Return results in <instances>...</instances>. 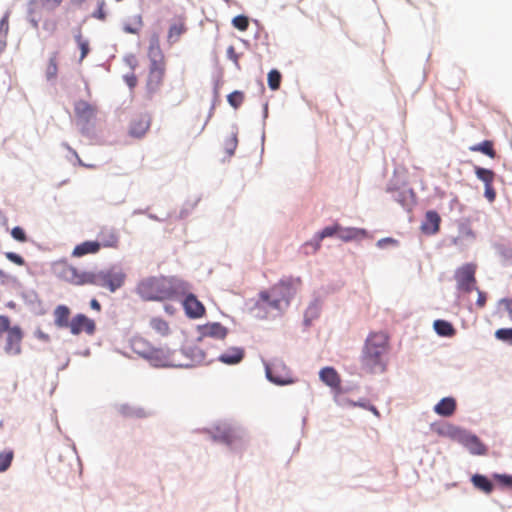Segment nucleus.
<instances>
[{
  "label": "nucleus",
  "instance_id": "6",
  "mask_svg": "<svg viewBox=\"0 0 512 512\" xmlns=\"http://www.w3.org/2000/svg\"><path fill=\"white\" fill-rule=\"evenodd\" d=\"M63 0H30L27 5V14L30 24L37 29L47 12L54 11Z\"/></svg>",
  "mask_w": 512,
  "mask_h": 512
},
{
  "label": "nucleus",
  "instance_id": "42",
  "mask_svg": "<svg viewBox=\"0 0 512 512\" xmlns=\"http://www.w3.org/2000/svg\"><path fill=\"white\" fill-rule=\"evenodd\" d=\"M228 103L235 109L239 108L244 101V94L241 91H234L227 96Z\"/></svg>",
  "mask_w": 512,
  "mask_h": 512
},
{
  "label": "nucleus",
  "instance_id": "34",
  "mask_svg": "<svg viewBox=\"0 0 512 512\" xmlns=\"http://www.w3.org/2000/svg\"><path fill=\"white\" fill-rule=\"evenodd\" d=\"M9 33V12L0 20V52L4 51L7 45V37Z\"/></svg>",
  "mask_w": 512,
  "mask_h": 512
},
{
  "label": "nucleus",
  "instance_id": "20",
  "mask_svg": "<svg viewBox=\"0 0 512 512\" xmlns=\"http://www.w3.org/2000/svg\"><path fill=\"white\" fill-rule=\"evenodd\" d=\"M456 407V400L453 397H445L434 406V412L439 416L450 417L455 413Z\"/></svg>",
  "mask_w": 512,
  "mask_h": 512
},
{
  "label": "nucleus",
  "instance_id": "2",
  "mask_svg": "<svg viewBox=\"0 0 512 512\" xmlns=\"http://www.w3.org/2000/svg\"><path fill=\"white\" fill-rule=\"evenodd\" d=\"M388 343V336L383 332H374L368 336L361 356V367L366 373L374 374L385 371Z\"/></svg>",
  "mask_w": 512,
  "mask_h": 512
},
{
  "label": "nucleus",
  "instance_id": "8",
  "mask_svg": "<svg viewBox=\"0 0 512 512\" xmlns=\"http://www.w3.org/2000/svg\"><path fill=\"white\" fill-rule=\"evenodd\" d=\"M476 266L471 263H467L459 267L455 272V280L457 288L465 293H470L476 289Z\"/></svg>",
  "mask_w": 512,
  "mask_h": 512
},
{
  "label": "nucleus",
  "instance_id": "4",
  "mask_svg": "<svg viewBox=\"0 0 512 512\" xmlns=\"http://www.w3.org/2000/svg\"><path fill=\"white\" fill-rule=\"evenodd\" d=\"M132 351L139 356L148 359L155 366H167L168 357L162 349L154 348L146 339L141 336H134L130 340Z\"/></svg>",
  "mask_w": 512,
  "mask_h": 512
},
{
  "label": "nucleus",
  "instance_id": "21",
  "mask_svg": "<svg viewBox=\"0 0 512 512\" xmlns=\"http://www.w3.org/2000/svg\"><path fill=\"white\" fill-rule=\"evenodd\" d=\"M320 379L329 387L339 389L341 386V378L333 367H324L319 373Z\"/></svg>",
  "mask_w": 512,
  "mask_h": 512
},
{
  "label": "nucleus",
  "instance_id": "46",
  "mask_svg": "<svg viewBox=\"0 0 512 512\" xmlns=\"http://www.w3.org/2000/svg\"><path fill=\"white\" fill-rule=\"evenodd\" d=\"M11 236L13 237L14 240L21 242V243H25L28 240L26 232L24 231L23 228H21L19 226H16L11 230Z\"/></svg>",
  "mask_w": 512,
  "mask_h": 512
},
{
  "label": "nucleus",
  "instance_id": "55",
  "mask_svg": "<svg viewBox=\"0 0 512 512\" xmlns=\"http://www.w3.org/2000/svg\"><path fill=\"white\" fill-rule=\"evenodd\" d=\"M475 290H477V293H478V298H477L476 304L478 307L482 308L486 304V293L478 290L477 288Z\"/></svg>",
  "mask_w": 512,
  "mask_h": 512
},
{
  "label": "nucleus",
  "instance_id": "61",
  "mask_svg": "<svg viewBox=\"0 0 512 512\" xmlns=\"http://www.w3.org/2000/svg\"><path fill=\"white\" fill-rule=\"evenodd\" d=\"M368 410H370L372 413H374L377 417H379V416H380V414H379V412H378V410L376 409V407H375V406H373V405H369V406H368Z\"/></svg>",
  "mask_w": 512,
  "mask_h": 512
},
{
  "label": "nucleus",
  "instance_id": "31",
  "mask_svg": "<svg viewBox=\"0 0 512 512\" xmlns=\"http://www.w3.org/2000/svg\"><path fill=\"white\" fill-rule=\"evenodd\" d=\"M433 326L436 333L443 337H452L456 333V330L453 327V325L445 320H436L434 321Z\"/></svg>",
  "mask_w": 512,
  "mask_h": 512
},
{
  "label": "nucleus",
  "instance_id": "27",
  "mask_svg": "<svg viewBox=\"0 0 512 512\" xmlns=\"http://www.w3.org/2000/svg\"><path fill=\"white\" fill-rule=\"evenodd\" d=\"M471 482L477 490H479L485 494L492 493V491L494 489V485L491 482V480H489L486 476L481 475V474H474L471 477Z\"/></svg>",
  "mask_w": 512,
  "mask_h": 512
},
{
  "label": "nucleus",
  "instance_id": "40",
  "mask_svg": "<svg viewBox=\"0 0 512 512\" xmlns=\"http://www.w3.org/2000/svg\"><path fill=\"white\" fill-rule=\"evenodd\" d=\"M58 72L57 56L56 53L50 57L48 65L46 67V77L48 80L54 79Z\"/></svg>",
  "mask_w": 512,
  "mask_h": 512
},
{
  "label": "nucleus",
  "instance_id": "23",
  "mask_svg": "<svg viewBox=\"0 0 512 512\" xmlns=\"http://www.w3.org/2000/svg\"><path fill=\"white\" fill-rule=\"evenodd\" d=\"M100 251L97 241H84L76 245L72 251L73 257H83L89 254H97Z\"/></svg>",
  "mask_w": 512,
  "mask_h": 512
},
{
  "label": "nucleus",
  "instance_id": "5",
  "mask_svg": "<svg viewBox=\"0 0 512 512\" xmlns=\"http://www.w3.org/2000/svg\"><path fill=\"white\" fill-rule=\"evenodd\" d=\"M126 274L122 269L111 267L108 270L100 271L98 273H91L90 284L106 288L110 292H115L124 285Z\"/></svg>",
  "mask_w": 512,
  "mask_h": 512
},
{
  "label": "nucleus",
  "instance_id": "47",
  "mask_svg": "<svg viewBox=\"0 0 512 512\" xmlns=\"http://www.w3.org/2000/svg\"><path fill=\"white\" fill-rule=\"evenodd\" d=\"M237 143H238V141H237V138L235 135H231L226 139L225 147H226V151L229 156L234 154V151L237 147Z\"/></svg>",
  "mask_w": 512,
  "mask_h": 512
},
{
  "label": "nucleus",
  "instance_id": "39",
  "mask_svg": "<svg viewBox=\"0 0 512 512\" xmlns=\"http://www.w3.org/2000/svg\"><path fill=\"white\" fill-rule=\"evenodd\" d=\"M14 453L11 450L0 453V472H5L11 465Z\"/></svg>",
  "mask_w": 512,
  "mask_h": 512
},
{
  "label": "nucleus",
  "instance_id": "62",
  "mask_svg": "<svg viewBox=\"0 0 512 512\" xmlns=\"http://www.w3.org/2000/svg\"><path fill=\"white\" fill-rule=\"evenodd\" d=\"M16 306V304L13 302V301H10L7 303V307L11 308V309H14Z\"/></svg>",
  "mask_w": 512,
  "mask_h": 512
},
{
  "label": "nucleus",
  "instance_id": "36",
  "mask_svg": "<svg viewBox=\"0 0 512 512\" xmlns=\"http://www.w3.org/2000/svg\"><path fill=\"white\" fill-rule=\"evenodd\" d=\"M475 174L479 180H481L485 186L489 184H493L495 179L494 171L486 168H482L479 166H475L474 168Z\"/></svg>",
  "mask_w": 512,
  "mask_h": 512
},
{
  "label": "nucleus",
  "instance_id": "30",
  "mask_svg": "<svg viewBox=\"0 0 512 512\" xmlns=\"http://www.w3.org/2000/svg\"><path fill=\"white\" fill-rule=\"evenodd\" d=\"M227 329L220 323L208 324L204 327L203 334L217 339H224L227 336Z\"/></svg>",
  "mask_w": 512,
  "mask_h": 512
},
{
  "label": "nucleus",
  "instance_id": "38",
  "mask_svg": "<svg viewBox=\"0 0 512 512\" xmlns=\"http://www.w3.org/2000/svg\"><path fill=\"white\" fill-rule=\"evenodd\" d=\"M75 41L81 50V55H80V62H81L88 55V53L90 51L89 41L83 37L80 30L75 35Z\"/></svg>",
  "mask_w": 512,
  "mask_h": 512
},
{
  "label": "nucleus",
  "instance_id": "45",
  "mask_svg": "<svg viewBox=\"0 0 512 512\" xmlns=\"http://www.w3.org/2000/svg\"><path fill=\"white\" fill-rule=\"evenodd\" d=\"M497 339L509 342L512 344V328L498 329L495 333Z\"/></svg>",
  "mask_w": 512,
  "mask_h": 512
},
{
  "label": "nucleus",
  "instance_id": "24",
  "mask_svg": "<svg viewBox=\"0 0 512 512\" xmlns=\"http://www.w3.org/2000/svg\"><path fill=\"white\" fill-rule=\"evenodd\" d=\"M366 236V230L355 227H342L338 230V238L344 242H349Z\"/></svg>",
  "mask_w": 512,
  "mask_h": 512
},
{
  "label": "nucleus",
  "instance_id": "12",
  "mask_svg": "<svg viewBox=\"0 0 512 512\" xmlns=\"http://www.w3.org/2000/svg\"><path fill=\"white\" fill-rule=\"evenodd\" d=\"M69 329L74 335H79L82 332L92 335L95 332L96 324L94 320L88 318L86 315L77 314L71 319Z\"/></svg>",
  "mask_w": 512,
  "mask_h": 512
},
{
  "label": "nucleus",
  "instance_id": "49",
  "mask_svg": "<svg viewBox=\"0 0 512 512\" xmlns=\"http://www.w3.org/2000/svg\"><path fill=\"white\" fill-rule=\"evenodd\" d=\"M5 257L16 265L23 266L25 264L24 258L14 252H6Z\"/></svg>",
  "mask_w": 512,
  "mask_h": 512
},
{
  "label": "nucleus",
  "instance_id": "50",
  "mask_svg": "<svg viewBox=\"0 0 512 512\" xmlns=\"http://www.w3.org/2000/svg\"><path fill=\"white\" fill-rule=\"evenodd\" d=\"M11 328L12 326L10 325L9 317L0 315V336H2L3 333L8 332Z\"/></svg>",
  "mask_w": 512,
  "mask_h": 512
},
{
  "label": "nucleus",
  "instance_id": "59",
  "mask_svg": "<svg viewBox=\"0 0 512 512\" xmlns=\"http://www.w3.org/2000/svg\"><path fill=\"white\" fill-rule=\"evenodd\" d=\"M129 65L131 66V68L133 69L136 64H137V60L135 58V56H130L128 59H127Z\"/></svg>",
  "mask_w": 512,
  "mask_h": 512
},
{
  "label": "nucleus",
  "instance_id": "14",
  "mask_svg": "<svg viewBox=\"0 0 512 512\" xmlns=\"http://www.w3.org/2000/svg\"><path fill=\"white\" fill-rule=\"evenodd\" d=\"M240 438L239 434L232 427L223 424L215 427L213 432L214 441L231 445Z\"/></svg>",
  "mask_w": 512,
  "mask_h": 512
},
{
  "label": "nucleus",
  "instance_id": "48",
  "mask_svg": "<svg viewBox=\"0 0 512 512\" xmlns=\"http://www.w3.org/2000/svg\"><path fill=\"white\" fill-rule=\"evenodd\" d=\"M43 20V29L50 32V33H54L56 30H57V27H58V22L56 19H53V18H46V19H42Z\"/></svg>",
  "mask_w": 512,
  "mask_h": 512
},
{
  "label": "nucleus",
  "instance_id": "57",
  "mask_svg": "<svg viewBox=\"0 0 512 512\" xmlns=\"http://www.w3.org/2000/svg\"><path fill=\"white\" fill-rule=\"evenodd\" d=\"M36 337L39 339V340H42V341H45V342H48L50 340V337L48 334L44 333L42 330H37L36 333H35Z\"/></svg>",
  "mask_w": 512,
  "mask_h": 512
},
{
  "label": "nucleus",
  "instance_id": "41",
  "mask_svg": "<svg viewBox=\"0 0 512 512\" xmlns=\"http://www.w3.org/2000/svg\"><path fill=\"white\" fill-rule=\"evenodd\" d=\"M281 74L279 71L273 69L268 73V85L271 90H277L280 87Z\"/></svg>",
  "mask_w": 512,
  "mask_h": 512
},
{
  "label": "nucleus",
  "instance_id": "51",
  "mask_svg": "<svg viewBox=\"0 0 512 512\" xmlns=\"http://www.w3.org/2000/svg\"><path fill=\"white\" fill-rule=\"evenodd\" d=\"M105 2L101 1L98 4L97 10L93 13V17L104 21L106 19V13L104 11Z\"/></svg>",
  "mask_w": 512,
  "mask_h": 512
},
{
  "label": "nucleus",
  "instance_id": "33",
  "mask_svg": "<svg viewBox=\"0 0 512 512\" xmlns=\"http://www.w3.org/2000/svg\"><path fill=\"white\" fill-rule=\"evenodd\" d=\"M469 150L472 152H481L492 159L496 157V151L494 150L493 142L490 140H485L479 144H475L471 146Z\"/></svg>",
  "mask_w": 512,
  "mask_h": 512
},
{
  "label": "nucleus",
  "instance_id": "25",
  "mask_svg": "<svg viewBox=\"0 0 512 512\" xmlns=\"http://www.w3.org/2000/svg\"><path fill=\"white\" fill-rule=\"evenodd\" d=\"M70 309L65 305H59L54 310V322L59 328H69Z\"/></svg>",
  "mask_w": 512,
  "mask_h": 512
},
{
  "label": "nucleus",
  "instance_id": "56",
  "mask_svg": "<svg viewBox=\"0 0 512 512\" xmlns=\"http://www.w3.org/2000/svg\"><path fill=\"white\" fill-rule=\"evenodd\" d=\"M227 54H228L229 58L232 59L236 65H238V55L236 54L233 46H230L227 49Z\"/></svg>",
  "mask_w": 512,
  "mask_h": 512
},
{
  "label": "nucleus",
  "instance_id": "9",
  "mask_svg": "<svg viewBox=\"0 0 512 512\" xmlns=\"http://www.w3.org/2000/svg\"><path fill=\"white\" fill-rule=\"evenodd\" d=\"M267 378L277 385H287L294 382L291 371L281 360H274L266 366Z\"/></svg>",
  "mask_w": 512,
  "mask_h": 512
},
{
  "label": "nucleus",
  "instance_id": "15",
  "mask_svg": "<svg viewBox=\"0 0 512 512\" xmlns=\"http://www.w3.org/2000/svg\"><path fill=\"white\" fill-rule=\"evenodd\" d=\"M183 306L187 316L190 318H200L205 314L204 305L193 294L186 296Z\"/></svg>",
  "mask_w": 512,
  "mask_h": 512
},
{
  "label": "nucleus",
  "instance_id": "37",
  "mask_svg": "<svg viewBox=\"0 0 512 512\" xmlns=\"http://www.w3.org/2000/svg\"><path fill=\"white\" fill-rule=\"evenodd\" d=\"M150 326L160 335L166 336L170 332L169 324L162 318H152L150 321Z\"/></svg>",
  "mask_w": 512,
  "mask_h": 512
},
{
  "label": "nucleus",
  "instance_id": "52",
  "mask_svg": "<svg viewBox=\"0 0 512 512\" xmlns=\"http://www.w3.org/2000/svg\"><path fill=\"white\" fill-rule=\"evenodd\" d=\"M124 81L131 89H133L137 85V82H138L137 77L133 72L124 75Z\"/></svg>",
  "mask_w": 512,
  "mask_h": 512
},
{
  "label": "nucleus",
  "instance_id": "17",
  "mask_svg": "<svg viewBox=\"0 0 512 512\" xmlns=\"http://www.w3.org/2000/svg\"><path fill=\"white\" fill-rule=\"evenodd\" d=\"M441 218L436 211H427L421 224V230L428 235L436 234L440 228Z\"/></svg>",
  "mask_w": 512,
  "mask_h": 512
},
{
  "label": "nucleus",
  "instance_id": "53",
  "mask_svg": "<svg viewBox=\"0 0 512 512\" xmlns=\"http://www.w3.org/2000/svg\"><path fill=\"white\" fill-rule=\"evenodd\" d=\"M502 307L510 316L512 315V299H502L500 301Z\"/></svg>",
  "mask_w": 512,
  "mask_h": 512
},
{
  "label": "nucleus",
  "instance_id": "32",
  "mask_svg": "<svg viewBox=\"0 0 512 512\" xmlns=\"http://www.w3.org/2000/svg\"><path fill=\"white\" fill-rule=\"evenodd\" d=\"M465 445L472 454L484 455L486 453V447L476 436L467 437Z\"/></svg>",
  "mask_w": 512,
  "mask_h": 512
},
{
  "label": "nucleus",
  "instance_id": "35",
  "mask_svg": "<svg viewBox=\"0 0 512 512\" xmlns=\"http://www.w3.org/2000/svg\"><path fill=\"white\" fill-rule=\"evenodd\" d=\"M338 230H340L339 224H334L332 226L325 227L323 230H321L316 235V243H315V250H318L320 248V242L327 237H332L334 235L338 236Z\"/></svg>",
  "mask_w": 512,
  "mask_h": 512
},
{
  "label": "nucleus",
  "instance_id": "60",
  "mask_svg": "<svg viewBox=\"0 0 512 512\" xmlns=\"http://www.w3.org/2000/svg\"><path fill=\"white\" fill-rule=\"evenodd\" d=\"M354 406H359V407H362L364 409H368V406L370 404H368L366 401H361V402H358V403H353Z\"/></svg>",
  "mask_w": 512,
  "mask_h": 512
},
{
  "label": "nucleus",
  "instance_id": "18",
  "mask_svg": "<svg viewBox=\"0 0 512 512\" xmlns=\"http://www.w3.org/2000/svg\"><path fill=\"white\" fill-rule=\"evenodd\" d=\"M74 110L77 118L84 123H88L96 115V107L84 100L76 102Z\"/></svg>",
  "mask_w": 512,
  "mask_h": 512
},
{
  "label": "nucleus",
  "instance_id": "7",
  "mask_svg": "<svg viewBox=\"0 0 512 512\" xmlns=\"http://www.w3.org/2000/svg\"><path fill=\"white\" fill-rule=\"evenodd\" d=\"M57 270L59 278L72 285H86L91 282L92 272L80 271L66 263L60 264Z\"/></svg>",
  "mask_w": 512,
  "mask_h": 512
},
{
  "label": "nucleus",
  "instance_id": "28",
  "mask_svg": "<svg viewBox=\"0 0 512 512\" xmlns=\"http://www.w3.org/2000/svg\"><path fill=\"white\" fill-rule=\"evenodd\" d=\"M119 412L122 416L128 418H146L150 415V412L144 408L131 407L129 405L120 406Z\"/></svg>",
  "mask_w": 512,
  "mask_h": 512
},
{
  "label": "nucleus",
  "instance_id": "43",
  "mask_svg": "<svg viewBox=\"0 0 512 512\" xmlns=\"http://www.w3.org/2000/svg\"><path fill=\"white\" fill-rule=\"evenodd\" d=\"M492 478L502 487L512 489V475L494 473Z\"/></svg>",
  "mask_w": 512,
  "mask_h": 512
},
{
  "label": "nucleus",
  "instance_id": "29",
  "mask_svg": "<svg viewBox=\"0 0 512 512\" xmlns=\"http://www.w3.org/2000/svg\"><path fill=\"white\" fill-rule=\"evenodd\" d=\"M144 22L141 14L133 16L123 24V31L128 34L138 35L143 28Z\"/></svg>",
  "mask_w": 512,
  "mask_h": 512
},
{
  "label": "nucleus",
  "instance_id": "19",
  "mask_svg": "<svg viewBox=\"0 0 512 512\" xmlns=\"http://www.w3.org/2000/svg\"><path fill=\"white\" fill-rule=\"evenodd\" d=\"M148 57L150 63H165V57L160 47V39L157 33L150 37L148 47Z\"/></svg>",
  "mask_w": 512,
  "mask_h": 512
},
{
  "label": "nucleus",
  "instance_id": "3",
  "mask_svg": "<svg viewBox=\"0 0 512 512\" xmlns=\"http://www.w3.org/2000/svg\"><path fill=\"white\" fill-rule=\"evenodd\" d=\"M300 284L301 280L299 278L281 280L269 291H262L259 294L260 302L267 307L281 309L283 305L287 306L289 304Z\"/></svg>",
  "mask_w": 512,
  "mask_h": 512
},
{
  "label": "nucleus",
  "instance_id": "44",
  "mask_svg": "<svg viewBox=\"0 0 512 512\" xmlns=\"http://www.w3.org/2000/svg\"><path fill=\"white\" fill-rule=\"evenodd\" d=\"M232 24L236 29L246 31L249 26V19L247 16L238 15L232 19Z\"/></svg>",
  "mask_w": 512,
  "mask_h": 512
},
{
  "label": "nucleus",
  "instance_id": "10",
  "mask_svg": "<svg viewBox=\"0 0 512 512\" xmlns=\"http://www.w3.org/2000/svg\"><path fill=\"white\" fill-rule=\"evenodd\" d=\"M23 331L20 326L15 325L6 332V342L4 351L9 355H19L21 353V343Z\"/></svg>",
  "mask_w": 512,
  "mask_h": 512
},
{
  "label": "nucleus",
  "instance_id": "11",
  "mask_svg": "<svg viewBox=\"0 0 512 512\" xmlns=\"http://www.w3.org/2000/svg\"><path fill=\"white\" fill-rule=\"evenodd\" d=\"M165 71V63H150L146 84L149 93H154L161 87L164 80Z\"/></svg>",
  "mask_w": 512,
  "mask_h": 512
},
{
  "label": "nucleus",
  "instance_id": "1",
  "mask_svg": "<svg viewBox=\"0 0 512 512\" xmlns=\"http://www.w3.org/2000/svg\"><path fill=\"white\" fill-rule=\"evenodd\" d=\"M188 283L175 277L151 276L139 281L136 293L143 301H165L184 295Z\"/></svg>",
  "mask_w": 512,
  "mask_h": 512
},
{
  "label": "nucleus",
  "instance_id": "22",
  "mask_svg": "<svg viewBox=\"0 0 512 512\" xmlns=\"http://www.w3.org/2000/svg\"><path fill=\"white\" fill-rule=\"evenodd\" d=\"M187 32V26L184 20L180 19L173 24L170 25L168 34H167V42L170 45L177 43L180 40V37Z\"/></svg>",
  "mask_w": 512,
  "mask_h": 512
},
{
  "label": "nucleus",
  "instance_id": "16",
  "mask_svg": "<svg viewBox=\"0 0 512 512\" xmlns=\"http://www.w3.org/2000/svg\"><path fill=\"white\" fill-rule=\"evenodd\" d=\"M99 249L101 248H117L119 237L113 228H102L98 233Z\"/></svg>",
  "mask_w": 512,
  "mask_h": 512
},
{
  "label": "nucleus",
  "instance_id": "54",
  "mask_svg": "<svg viewBox=\"0 0 512 512\" xmlns=\"http://www.w3.org/2000/svg\"><path fill=\"white\" fill-rule=\"evenodd\" d=\"M485 196L489 201H494L496 197V192L493 188V184H489L488 186H485Z\"/></svg>",
  "mask_w": 512,
  "mask_h": 512
},
{
  "label": "nucleus",
  "instance_id": "26",
  "mask_svg": "<svg viewBox=\"0 0 512 512\" xmlns=\"http://www.w3.org/2000/svg\"><path fill=\"white\" fill-rule=\"evenodd\" d=\"M244 357V350L242 348H231L230 350L222 353L219 360L228 365L239 363Z\"/></svg>",
  "mask_w": 512,
  "mask_h": 512
},
{
  "label": "nucleus",
  "instance_id": "58",
  "mask_svg": "<svg viewBox=\"0 0 512 512\" xmlns=\"http://www.w3.org/2000/svg\"><path fill=\"white\" fill-rule=\"evenodd\" d=\"M90 306H91L92 309H94L96 311H100L101 310V305H100V303L96 299H92L90 301Z\"/></svg>",
  "mask_w": 512,
  "mask_h": 512
},
{
  "label": "nucleus",
  "instance_id": "13",
  "mask_svg": "<svg viewBox=\"0 0 512 512\" xmlns=\"http://www.w3.org/2000/svg\"><path fill=\"white\" fill-rule=\"evenodd\" d=\"M151 120L148 115H137L129 124V135L134 138H142L150 128Z\"/></svg>",
  "mask_w": 512,
  "mask_h": 512
}]
</instances>
